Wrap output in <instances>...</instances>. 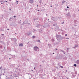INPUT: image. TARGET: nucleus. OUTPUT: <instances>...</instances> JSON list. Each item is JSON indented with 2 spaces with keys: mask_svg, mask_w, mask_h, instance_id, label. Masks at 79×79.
<instances>
[{
  "mask_svg": "<svg viewBox=\"0 0 79 79\" xmlns=\"http://www.w3.org/2000/svg\"><path fill=\"white\" fill-rule=\"evenodd\" d=\"M0 2H2V0H0Z\"/></svg>",
  "mask_w": 79,
  "mask_h": 79,
  "instance_id": "38",
  "label": "nucleus"
},
{
  "mask_svg": "<svg viewBox=\"0 0 79 79\" xmlns=\"http://www.w3.org/2000/svg\"><path fill=\"white\" fill-rule=\"evenodd\" d=\"M35 67L34 68V70H35Z\"/></svg>",
  "mask_w": 79,
  "mask_h": 79,
  "instance_id": "56",
  "label": "nucleus"
},
{
  "mask_svg": "<svg viewBox=\"0 0 79 79\" xmlns=\"http://www.w3.org/2000/svg\"><path fill=\"white\" fill-rule=\"evenodd\" d=\"M61 24H64V22H63V23H61Z\"/></svg>",
  "mask_w": 79,
  "mask_h": 79,
  "instance_id": "30",
  "label": "nucleus"
},
{
  "mask_svg": "<svg viewBox=\"0 0 79 79\" xmlns=\"http://www.w3.org/2000/svg\"><path fill=\"white\" fill-rule=\"evenodd\" d=\"M31 71H33V70H31Z\"/></svg>",
  "mask_w": 79,
  "mask_h": 79,
  "instance_id": "54",
  "label": "nucleus"
},
{
  "mask_svg": "<svg viewBox=\"0 0 79 79\" xmlns=\"http://www.w3.org/2000/svg\"><path fill=\"white\" fill-rule=\"evenodd\" d=\"M37 42H39L40 43H41L40 40H38Z\"/></svg>",
  "mask_w": 79,
  "mask_h": 79,
  "instance_id": "12",
  "label": "nucleus"
},
{
  "mask_svg": "<svg viewBox=\"0 0 79 79\" xmlns=\"http://www.w3.org/2000/svg\"><path fill=\"white\" fill-rule=\"evenodd\" d=\"M12 74L10 75V76H12V74H13V73H12Z\"/></svg>",
  "mask_w": 79,
  "mask_h": 79,
  "instance_id": "19",
  "label": "nucleus"
},
{
  "mask_svg": "<svg viewBox=\"0 0 79 79\" xmlns=\"http://www.w3.org/2000/svg\"><path fill=\"white\" fill-rule=\"evenodd\" d=\"M76 63H77V64H79V60H77L76 62Z\"/></svg>",
  "mask_w": 79,
  "mask_h": 79,
  "instance_id": "8",
  "label": "nucleus"
},
{
  "mask_svg": "<svg viewBox=\"0 0 79 79\" xmlns=\"http://www.w3.org/2000/svg\"><path fill=\"white\" fill-rule=\"evenodd\" d=\"M65 11H67V10H68V9H65Z\"/></svg>",
  "mask_w": 79,
  "mask_h": 79,
  "instance_id": "28",
  "label": "nucleus"
},
{
  "mask_svg": "<svg viewBox=\"0 0 79 79\" xmlns=\"http://www.w3.org/2000/svg\"><path fill=\"white\" fill-rule=\"evenodd\" d=\"M42 79H44V77H42Z\"/></svg>",
  "mask_w": 79,
  "mask_h": 79,
  "instance_id": "52",
  "label": "nucleus"
},
{
  "mask_svg": "<svg viewBox=\"0 0 79 79\" xmlns=\"http://www.w3.org/2000/svg\"><path fill=\"white\" fill-rule=\"evenodd\" d=\"M73 66H75V67H76V66H77V65H76V64H75L73 65Z\"/></svg>",
  "mask_w": 79,
  "mask_h": 79,
  "instance_id": "15",
  "label": "nucleus"
},
{
  "mask_svg": "<svg viewBox=\"0 0 79 79\" xmlns=\"http://www.w3.org/2000/svg\"><path fill=\"white\" fill-rule=\"evenodd\" d=\"M27 61H29V60L28 59H27Z\"/></svg>",
  "mask_w": 79,
  "mask_h": 79,
  "instance_id": "37",
  "label": "nucleus"
},
{
  "mask_svg": "<svg viewBox=\"0 0 79 79\" xmlns=\"http://www.w3.org/2000/svg\"><path fill=\"white\" fill-rule=\"evenodd\" d=\"M66 39H69V38H66Z\"/></svg>",
  "mask_w": 79,
  "mask_h": 79,
  "instance_id": "42",
  "label": "nucleus"
},
{
  "mask_svg": "<svg viewBox=\"0 0 79 79\" xmlns=\"http://www.w3.org/2000/svg\"><path fill=\"white\" fill-rule=\"evenodd\" d=\"M52 42H55V40H54V39H52Z\"/></svg>",
  "mask_w": 79,
  "mask_h": 79,
  "instance_id": "11",
  "label": "nucleus"
},
{
  "mask_svg": "<svg viewBox=\"0 0 79 79\" xmlns=\"http://www.w3.org/2000/svg\"><path fill=\"white\" fill-rule=\"evenodd\" d=\"M51 7H52V6H50Z\"/></svg>",
  "mask_w": 79,
  "mask_h": 79,
  "instance_id": "45",
  "label": "nucleus"
},
{
  "mask_svg": "<svg viewBox=\"0 0 79 79\" xmlns=\"http://www.w3.org/2000/svg\"><path fill=\"white\" fill-rule=\"evenodd\" d=\"M2 45H0V48H2Z\"/></svg>",
  "mask_w": 79,
  "mask_h": 79,
  "instance_id": "21",
  "label": "nucleus"
},
{
  "mask_svg": "<svg viewBox=\"0 0 79 79\" xmlns=\"http://www.w3.org/2000/svg\"><path fill=\"white\" fill-rule=\"evenodd\" d=\"M63 53L64 54V55H65V54L66 53V52L64 51Z\"/></svg>",
  "mask_w": 79,
  "mask_h": 79,
  "instance_id": "18",
  "label": "nucleus"
},
{
  "mask_svg": "<svg viewBox=\"0 0 79 79\" xmlns=\"http://www.w3.org/2000/svg\"><path fill=\"white\" fill-rule=\"evenodd\" d=\"M39 48L37 46H35L34 48V49L36 51H37V50H39Z\"/></svg>",
  "mask_w": 79,
  "mask_h": 79,
  "instance_id": "2",
  "label": "nucleus"
},
{
  "mask_svg": "<svg viewBox=\"0 0 79 79\" xmlns=\"http://www.w3.org/2000/svg\"><path fill=\"white\" fill-rule=\"evenodd\" d=\"M70 15V14L69 13H68L67 14H66L67 16H69Z\"/></svg>",
  "mask_w": 79,
  "mask_h": 79,
  "instance_id": "9",
  "label": "nucleus"
},
{
  "mask_svg": "<svg viewBox=\"0 0 79 79\" xmlns=\"http://www.w3.org/2000/svg\"><path fill=\"white\" fill-rule=\"evenodd\" d=\"M53 54H55V53H54V52H53Z\"/></svg>",
  "mask_w": 79,
  "mask_h": 79,
  "instance_id": "49",
  "label": "nucleus"
},
{
  "mask_svg": "<svg viewBox=\"0 0 79 79\" xmlns=\"http://www.w3.org/2000/svg\"><path fill=\"white\" fill-rule=\"evenodd\" d=\"M6 2H7V1H6Z\"/></svg>",
  "mask_w": 79,
  "mask_h": 79,
  "instance_id": "53",
  "label": "nucleus"
},
{
  "mask_svg": "<svg viewBox=\"0 0 79 79\" xmlns=\"http://www.w3.org/2000/svg\"><path fill=\"white\" fill-rule=\"evenodd\" d=\"M9 60H11V58H10Z\"/></svg>",
  "mask_w": 79,
  "mask_h": 79,
  "instance_id": "55",
  "label": "nucleus"
},
{
  "mask_svg": "<svg viewBox=\"0 0 79 79\" xmlns=\"http://www.w3.org/2000/svg\"><path fill=\"white\" fill-rule=\"evenodd\" d=\"M36 19H37L38 20V19H34V21H35V20H36Z\"/></svg>",
  "mask_w": 79,
  "mask_h": 79,
  "instance_id": "23",
  "label": "nucleus"
},
{
  "mask_svg": "<svg viewBox=\"0 0 79 79\" xmlns=\"http://www.w3.org/2000/svg\"><path fill=\"white\" fill-rule=\"evenodd\" d=\"M6 5H7V6H8V4H6Z\"/></svg>",
  "mask_w": 79,
  "mask_h": 79,
  "instance_id": "61",
  "label": "nucleus"
},
{
  "mask_svg": "<svg viewBox=\"0 0 79 79\" xmlns=\"http://www.w3.org/2000/svg\"><path fill=\"white\" fill-rule=\"evenodd\" d=\"M49 19H48V21H49Z\"/></svg>",
  "mask_w": 79,
  "mask_h": 79,
  "instance_id": "47",
  "label": "nucleus"
},
{
  "mask_svg": "<svg viewBox=\"0 0 79 79\" xmlns=\"http://www.w3.org/2000/svg\"><path fill=\"white\" fill-rule=\"evenodd\" d=\"M67 8H69V7H68V6H67Z\"/></svg>",
  "mask_w": 79,
  "mask_h": 79,
  "instance_id": "36",
  "label": "nucleus"
},
{
  "mask_svg": "<svg viewBox=\"0 0 79 79\" xmlns=\"http://www.w3.org/2000/svg\"><path fill=\"white\" fill-rule=\"evenodd\" d=\"M32 37L33 39H35V36H33Z\"/></svg>",
  "mask_w": 79,
  "mask_h": 79,
  "instance_id": "16",
  "label": "nucleus"
},
{
  "mask_svg": "<svg viewBox=\"0 0 79 79\" xmlns=\"http://www.w3.org/2000/svg\"><path fill=\"white\" fill-rule=\"evenodd\" d=\"M10 2H11V0H9Z\"/></svg>",
  "mask_w": 79,
  "mask_h": 79,
  "instance_id": "46",
  "label": "nucleus"
},
{
  "mask_svg": "<svg viewBox=\"0 0 79 79\" xmlns=\"http://www.w3.org/2000/svg\"><path fill=\"white\" fill-rule=\"evenodd\" d=\"M40 11V10H38V11Z\"/></svg>",
  "mask_w": 79,
  "mask_h": 79,
  "instance_id": "51",
  "label": "nucleus"
},
{
  "mask_svg": "<svg viewBox=\"0 0 79 79\" xmlns=\"http://www.w3.org/2000/svg\"><path fill=\"white\" fill-rule=\"evenodd\" d=\"M18 67H20V65H18Z\"/></svg>",
  "mask_w": 79,
  "mask_h": 79,
  "instance_id": "41",
  "label": "nucleus"
},
{
  "mask_svg": "<svg viewBox=\"0 0 79 79\" xmlns=\"http://www.w3.org/2000/svg\"><path fill=\"white\" fill-rule=\"evenodd\" d=\"M2 67H0V69H2Z\"/></svg>",
  "mask_w": 79,
  "mask_h": 79,
  "instance_id": "34",
  "label": "nucleus"
},
{
  "mask_svg": "<svg viewBox=\"0 0 79 79\" xmlns=\"http://www.w3.org/2000/svg\"><path fill=\"white\" fill-rule=\"evenodd\" d=\"M46 16H47L48 15H47V14H46Z\"/></svg>",
  "mask_w": 79,
  "mask_h": 79,
  "instance_id": "63",
  "label": "nucleus"
},
{
  "mask_svg": "<svg viewBox=\"0 0 79 79\" xmlns=\"http://www.w3.org/2000/svg\"><path fill=\"white\" fill-rule=\"evenodd\" d=\"M2 35H4V34H2Z\"/></svg>",
  "mask_w": 79,
  "mask_h": 79,
  "instance_id": "32",
  "label": "nucleus"
},
{
  "mask_svg": "<svg viewBox=\"0 0 79 79\" xmlns=\"http://www.w3.org/2000/svg\"><path fill=\"white\" fill-rule=\"evenodd\" d=\"M60 68H63V66H60Z\"/></svg>",
  "mask_w": 79,
  "mask_h": 79,
  "instance_id": "25",
  "label": "nucleus"
},
{
  "mask_svg": "<svg viewBox=\"0 0 79 79\" xmlns=\"http://www.w3.org/2000/svg\"><path fill=\"white\" fill-rule=\"evenodd\" d=\"M55 26V24H53V26Z\"/></svg>",
  "mask_w": 79,
  "mask_h": 79,
  "instance_id": "31",
  "label": "nucleus"
},
{
  "mask_svg": "<svg viewBox=\"0 0 79 79\" xmlns=\"http://www.w3.org/2000/svg\"><path fill=\"white\" fill-rule=\"evenodd\" d=\"M7 30H8V31H9V30H10V29H7Z\"/></svg>",
  "mask_w": 79,
  "mask_h": 79,
  "instance_id": "43",
  "label": "nucleus"
},
{
  "mask_svg": "<svg viewBox=\"0 0 79 79\" xmlns=\"http://www.w3.org/2000/svg\"><path fill=\"white\" fill-rule=\"evenodd\" d=\"M76 22H77V20H75L74 21V23H76Z\"/></svg>",
  "mask_w": 79,
  "mask_h": 79,
  "instance_id": "24",
  "label": "nucleus"
},
{
  "mask_svg": "<svg viewBox=\"0 0 79 79\" xmlns=\"http://www.w3.org/2000/svg\"><path fill=\"white\" fill-rule=\"evenodd\" d=\"M52 20L53 21H55V20H53V19H52Z\"/></svg>",
  "mask_w": 79,
  "mask_h": 79,
  "instance_id": "50",
  "label": "nucleus"
},
{
  "mask_svg": "<svg viewBox=\"0 0 79 79\" xmlns=\"http://www.w3.org/2000/svg\"><path fill=\"white\" fill-rule=\"evenodd\" d=\"M16 69H18V68H17Z\"/></svg>",
  "mask_w": 79,
  "mask_h": 79,
  "instance_id": "48",
  "label": "nucleus"
},
{
  "mask_svg": "<svg viewBox=\"0 0 79 79\" xmlns=\"http://www.w3.org/2000/svg\"><path fill=\"white\" fill-rule=\"evenodd\" d=\"M36 6H37V7L38 6V5H37Z\"/></svg>",
  "mask_w": 79,
  "mask_h": 79,
  "instance_id": "60",
  "label": "nucleus"
},
{
  "mask_svg": "<svg viewBox=\"0 0 79 79\" xmlns=\"http://www.w3.org/2000/svg\"><path fill=\"white\" fill-rule=\"evenodd\" d=\"M60 52H64V51L61 50Z\"/></svg>",
  "mask_w": 79,
  "mask_h": 79,
  "instance_id": "29",
  "label": "nucleus"
},
{
  "mask_svg": "<svg viewBox=\"0 0 79 79\" xmlns=\"http://www.w3.org/2000/svg\"><path fill=\"white\" fill-rule=\"evenodd\" d=\"M48 45L49 47H50V45H50L49 44H48Z\"/></svg>",
  "mask_w": 79,
  "mask_h": 79,
  "instance_id": "35",
  "label": "nucleus"
},
{
  "mask_svg": "<svg viewBox=\"0 0 79 79\" xmlns=\"http://www.w3.org/2000/svg\"><path fill=\"white\" fill-rule=\"evenodd\" d=\"M56 6H58V5L57 4H56Z\"/></svg>",
  "mask_w": 79,
  "mask_h": 79,
  "instance_id": "20",
  "label": "nucleus"
},
{
  "mask_svg": "<svg viewBox=\"0 0 79 79\" xmlns=\"http://www.w3.org/2000/svg\"><path fill=\"white\" fill-rule=\"evenodd\" d=\"M66 3V1H63L62 2V3Z\"/></svg>",
  "mask_w": 79,
  "mask_h": 79,
  "instance_id": "10",
  "label": "nucleus"
},
{
  "mask_svg": "<svg viewBox=\"0 0 79 79\" xmlns=\"http://www.w3.org/2000/svg\"><path fill=\"white\" fill-rule=\"evenodd\" d=\"M67 79H68V78H67Z\"/></svg>",
  "mask_w": 79,
  "mask_h": 79,
  "instance_id": "62",
  "label": "nucleus"
},
{
  "mask_svg": "<svg viewBox=\"0 0 79 79\" xmlns=\"http://www.w3.org/2000/svg\"><path fill=\"white\" fill-rule=\"evenodd\" d=\"M10 19H12L11 18H10Z\"/></svg>",
  "mask_w": 79,
  "mask_h": 79,
  "instance_id": "57",
  "label": "nucleus"
},
{
  "mask_svg": "<svg viewBox=\"0 0 79 79\" xmlns=\"http://www.w3.org/2000/svg\"><path fill=\"white\" fill-rule=\"evenodd\" d=\"M27 34L28 35H30V34H31V32L30 31L28 32L27 33Z\"/></svg>",
  "mask_w": 79,
  "mask_h": 79,
  "instance_id": "6",
  "label": "nucleus"
},
{
  "mask_svg": "<svg viewBox=\"0 0 79 79\" xmlns=\"http://www.w3.org/2000/svg\"><path fill=\"white\" fill-rule=\"evenodd\" d=\"M30 3H34V1L33 0H30Z\"/></svg>",
  "mask_w": 79,
  "mask_h": 79,
  "instance_id": "5",
  "label": "nucleus"
},
{
  "mask_svg": "<svg viewBox=\"0 0 79 79\" xmlns=\"http://www.w3.org/2000/svg\"><path fill=\"white\" fill-rule=\"evenodd\" d=\"M35 27H36L39 28V27H40V24H39L36 25H35Z\"/></svg>",
  "mask_w": 79,
  "mask_h": 79,
  "instance_id": "4",
  "label": "nucleus"
},
{
  "mask_svg": "<svg viewBox=\"0 0 79 79\" xmlns=\"http://www.w3.org/2000/svg\"><path fill=\"white\" fill-rule=\"evenodd\" d=\"M61 37V35H57V34L56 35V39H57V40L58 41H59V40H58V38H60Z\"/></svg>",
  "mask_w": 79,
  "mask_h": 79,
  "instance_id": "1",
  "label": "nucleus"
},
{
  "mask_svg": "<svg viewBox=\"0 0 79 79\" xmlns=\"http://www.w3.org/2000/svg\"><path fill=\"white\" fill-rule=\"evenodd\" d=\"M26 24V23H25V22H23V23L22 24L23 25H24V24Z\"/></svg>",
  "mask_w": 79,
  "mask_h": 79,
  "instance_id": "13",
  "label": "nucleus"
},
{
  "mask_svg": "<svg viewBox=\"0 0 79 79\" xmlns=\"http://www.w3.org/2000/svg\"><path fill=\"white\" fill-rule=\"evenodd\" d=\"M52 18L54 19V17H52Z\"/></svg>",
  "mask_w": 79,
  "mask_h": 79,
  "instance_id": "58",
  "label": "nucleus"
},
{
  "mask_svg": "<svg viewBox=\"0 0 79 79\" xmlns=\"http://www.w3.org/2000/svg\"><path fill=\"white\" fill-rule=\"evenodd\" d=\"M2 43V44H5V43H4L3 42V41H1Z\"/></svg>",
  "mask_w": 79,
  "mask_h": 79,
  "instance_id": "22",
  "label": "nucleus"
},
{
  "mask_svg": "<svg viewBox=\"0 0 79 79\" xmlns=\"http://www.w3.org/2000/svg\"><path fill=\"white\" fill-rule=\"evenodd\" d=\"M56 50H58V49L56 48Z\"/></svg>",
  "mask_w": 79,
  "mask_h": 79,
  "instance_id": "44",
  "label": "nucleus"
},
{
  "mask_svg": "<svg viewBox=\"0 0 79 79\" xmlns=\"http://www.w3.org/2000/svg\"><path fill=\"white\" fill-rule=\"evenodd\" d=\"M78 11H79V10H78Z\"/></svg>",
  "mask_w": 79,
  "mask_h": 79,
  "instance_id": "64",
  "label": "nucleus"
},
{
  "mask_svg": "<svg viewBox=\"0 0 79 79\" xmlns=\"http://www.w3.org/2000/svg\"><path fill=\"white\" fill-rule=\"evenodd\" d=\"M12 40L13 41H14L15 42L17 41V40L16 39V38H12Z\"/></svg>",
  "mask_w": 79,
  "mask_h": 79,
  "instance_id": "3",
  "label": "nucleus"
},
{
  "mask_svg": "<svg viewBox=\"0 0 79 79\" xmlns=\"http://www.w3.org/2000/svg\"><path fill=\"white\" fill-rule=\"evenodd\" d=\"M67 35H68V34H66L65 35V36H67Z\"/></svg>",
  "mask_w": 79,
  "mask_h": 79,
  "instance_id": "27",
  "label": "nucleus"
},
{
  "mask_svg": "<svg viewBox=\"0 0 79 79\" xmlns=\"http://www.w3.org/2000/svg\"><path fill=\"white\" fill-rule=\"evenodd\" d=\"M16 2L17 3H18V2H19L17 1H16Z\"/></svg>",
  "mask_w": 79,
  "mask_h": 79,
  "instance_id": "40",
  "label": "nucleus"
},
{
  "mask_svg": "<svg viewBox=\"0 0 79 79\" xmlns=\"http://www.w3.org/2000/svg\"><path fill=\"white\" fill-rule=\"evenodd\" d=\"M67 52H68V50L69 49V48H67Z\"/></svg>",
  "mask_w": 79,
  "mask_h": 79,
  "instance_id": "26",
  "label": "nucleus"
},
{
  "mask_svg": "<svg viewBox=\"0 0 79 79\" xmlns=\"http://www.w3.org/2000/svg\"><path fill=\"white\" fill-rule=\"evenodd\" d=\"M44 61H42V63H44Z\"/></svg>",
  "mask_w": 79,
  "mask_h": 79,
  "instance_id": "39",
  "label": "nucleus"
},
{
  "mask_svg": "<svg viewBox=\"0 0 79 79\" xmlns=\"http://www.w3.org/2000/svg\"><path fill=\"white\" fill-rule=\"evenodd\" d=\"M77 47H78V45H75V46L74 48H76Z\"/></svg>",
  "mask_w": 79,
  "mask_h": 79,
  "instance_id": "14",
  "label": "nucleus"
},
{
  "mask_svg": "<svg viewBox=\"0 0 79 79\" xmlns=\"http://www.w3.org/2000/svg\"><path fill=\"white\" fill-rule=\"evenodd\" d=\"M14 18H16V16H14Z\"/></svg>",
  "mask_w": 79,
  "mask_h": 79,
  "instance_id": "33",
  "label": "nucleus"
},
{
  "mask_svg": "<svg viewBox=\"0 0 79 79\" xmlns=\"http://www.w3.org/2000/svg\"><path fill=\"white\" fill-rule=\"evenodd\" d=\"M4 3H5V1H4V2H1V4H2V5H3V4H4Z\"/></svg>",
  "mask_w": 79,
  "mask_h": 79,
  "instance_id": "17",
  "label": "nucleus"
},
{
  "mask_svg": "<svg viewBox=\"0 0 79 79\" xmlns=\"http://www.w3.org/2000/svg\"><path fill=\"white\" fill-rule=\"evenodd\" d=\"M19 46L20 47H23V44L22 43L20 44H19Z\"/></svg>",
  "mask_w": 79,
  "mask_h": 79,
  "instance_id": "7",
  "label": "nucleus"
},
{
  "mask_svg": "<svg viewBox=\"0 0 79 79\" xmlns=\"http://www.w3.org/2000/svg\"><path fill=\"white\" fill-rule=\"evenodd\" d=\"M46 42H47V40H46Z\"/></svg>",
  "mask_w": 79,
  "mask_h": 79,
  "instance_id": "59",
  "label": "nucleus"
}]
</instances>
